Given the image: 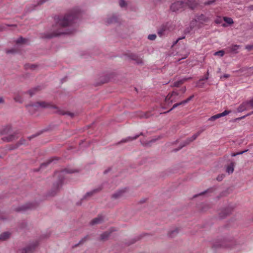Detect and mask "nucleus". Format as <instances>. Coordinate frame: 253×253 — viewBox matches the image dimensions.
<instances>
[{
	"label": "nucleus",
	"instance_id": "f257e3e1",
	"mask_svg": "<svg viewBox=\"0 0 253 253\" xmlns=\"http://www.w3.org/2000/svg\"><path fill=\"white\" fill-rule=\"evenodd\" d=\"M77 17V12L75 11H71L64 16L59 17L56 23L53 26L51 32L48 34L46 37L52 38L61 35L70 34V32L66 28L71 26Z\"/></svg>",
	"mask_w": 253,
	"mask_h": 253
},
{
	"label": "nucleus",
	"instance_id": "f03ea898",
	"mask_svg": "<svg viewBox=\"0 0 253 253\" xmlns=\"http://www.w3.org/2000/svg\"><path fill=\"white\" fill-rule=\"evenodd\" d=\"M74 171L68 170L66 169L57 172L55 173V176L58 177V180L53 184L51 195L52 196L54 195L62 187L63 180L64 179V174L65 173H73Z\"/></svg>",
	"mask_w": 253,
	"mask_h": 253
},
{
	"label": "nucleus",
	"instance_id": "7ed1b4c3",
	"mask_svg": "<svg viewBox=\"0 0 253 253\" xmlns=\"http://www.w3.org/2000/svg\"><path fill=\"white\" fill-rule=\"evenodd\" d=\"M27 108H28L29 110H32V109L34 110H38L41 108H53L57 109V108L54 106H53L46 102L42 101V102H37L35 103H32L29 104L26 106Z\"/></svg>",
	"mask_w": 253,
	"mask_h": 253
},
{
	"label": "nucleus",
	"instance_id": "20e7f679",
	"mask_svg": "<svg viewBox=\"0 0 253 253\" xmlns=\"http://www.w3.org/2000/svg\"><path fill=\"white\" fill-rule=\"evenodd\" d=\"M179 93L177 90H173L169 93L165 98V102L168 105L170 104L173 102H176L178 100Z\"/></svg>",
	"mask_w": 253,
	"mask_h": 253
},
{
	"label": "nucleus",
	"instance_id": "39448f33",
	"mask_svg": "<svg viewBox=\"0 0 253 253\" xmlns=\"http://www.w3.org/2000/svg\"><path fill=\"white\" fill-rule=\"evenodd\" d=\"M187 3L185 2L177 1L172 3L170 6V9L173 12L182 11L187 6Z\"/></svg>",
	"mask_w": 253,
	"mask_h": 253
},
{
	"label": "nucleus",
	"instance_id": "423d86ee",
	"mask_svg": "<svg viewBox=\"0 0 253 253\" xmlns=\"http://www.w3.org/2000/svg\"><path fill=\"white\" fill-rule=\"evenodd\" d=\"M209 21L208 17H206L205 15L201 14L198 15L196 16L195 19L191 22V28L192 27L193 28L196 25L197 23L203 24Z\"/></svg>",
	"mask_w": 253,
	"mask_h": 253
},
{
	"label": "nucleus",
	"instance_id": "0eeeda50",
	"mask_svg": "<svg viewBox=\"0 0 253 253\" xmlns=\"http://www.w3.org/2000/svg\"><path fill=\"white\" fill-rule=\"evenodd\" d=\"M38 245V242L37 241H35L22 250L21 253H31L34 251Z\"/></svg>",
	"mask_w": 253,
	"mask_h": 253
},
{
	"label": "nucleus",
	"instance_id": "6e6552de",
	"mask_svg": "<svg viewBox=\"0 0 253 253\" xmlns=\"http://www.w3.org/2000/svg\"><path fill=\"white\" fill-rule=\"evenodd\" d=\"M17 138V133L16 132H13V133L9 134L7 136H4L2 137L1 140L5 142H9Z\"/></svg>",
	"mask_w": 253,
	"mask_h": 253
},
{
	"label": "nucleus",
	"instance_id": "1a4fd4ad",
	"mask_svg": "<svg viewBox=\"0 0 253 253\" xmlns=\"http://www.w3.org/2000/svg\"><path fill=\"white\" fill-rule=\"evenodd\" d=\"M104 216L102 215H98L96 217L92 219L90 222L91 225H94L102 223L104 221Z\"/></svg>",
	"mask_w": 253,
	"mask_h": 253
},
{
	"label": "nucleus",
	"instance_id": "9d476101",
	"mask_svg": "<svg viewBox=\"0 0 253 253\" xmlns=\"http://www.w3.org/2000/svg\"><path fill=\"white\" fill-rule=\"evenodd\" d=\"M129 58L135 61L137 65H143L144 64L143 60L142 58L135 54H131L129 56Z\"/></svg>",
	"mask_w": 253,
	"mask_h": 253
},
{
	"label": "nucleus",
	"instance_id": "9b49d317",
	"mask_svg": "<svg viewBox=\"0 0 253 253\" xmlns=\"http://www.w3.org/2000/svg\"><path fill=\"white\" fill-rule=\"evenodd\" d=\"M240 47V45H232L228 47L226 49L228 52L232 53L233 54H236L238 52V50Z\"/></svg>",
	"mask_w": 253,
	"mask_h": 253
},
{
	"label": "nucleus",
	"instance_id": "f8f14e48",
	"mask_svg": "<svg viewBox=\"0 0 253 253\" xmlns=\"http://www.w3.org/2000/svg\"><path fill=\"white\" fill-rule=\"evenodd\" d=\"M11 131V127L10 126H5L0 129V135H7Z\"/></svg>",
	"mask_w": 253,
	"mask_h": 253
},
{
	"label": "nucleus",
	"instance_id": "ddd939ff",
	"mask_svg": "<svg viewBox=\"0 0 253 253\" xmlns=\"http://www.w3.org/2000/svg\"><path fill=\"white\" fill-rule=\"evenodd\" d=\"M101 190L100 188L93 189L89 192H87L84 196V199H86L87 198L93 196L94 194L97 193Z\"/></svg>",
	"mask_w": 253,
	"mask_h": 253
},
{
	"label": "nucleus",
	"instance_id": "4468645a",
	"mask_svg": "<svg viewBox=\"0 0 253 253\" xmlns=\"http://www.w3.org/2000/svg\"><path fill=\"white\" fill-rule=\"evenodd\" d=\"M125 190H121L117 191L112 195V198L114 199H118L121 198L125 193Z\"/></svg>",
	"mask_w": 253,
	"mask_h": 253
},
{
	"label": "nucleus",
	"instance_id": "2eb2a0df",
	"mask_svg": "<svg viewBox=\"0 0 253 253\" xmlns=\"http://www.w3.org/2000/svg\"><path fill=\"white\" fill-rule=\"evenodd\" d=\"M249 106V103L247 101L242 103L238 108V112H241L245 110H248Z\"/></svg>",
	"mask_w": 253,
	"mask_h": 253
},
{
	"label": "nucleus",
	"instance_id": "dca6fc26",
	"mask_svg": "<svg viewBox=\"0 0 253 253\" xmlns=\"http://www.w3.org/2000/svg\"><path fill=\"white\" fill-rule=\"evenodd\" d=\"M118 21V18L115 15H112L111 17L108 18L105 22L107 24H111L116 23Z\"/></svg>",
	"mask_w": 253,
	"mask_h": 253
},
{
	"label": "nucleus",
	"instance_id": "f3484780",
	"mask_svg": "<svg viewBox=\"0 0 253 253\" xmlns=\"http://www.w3.org/2000/svg\"><path fill=\"white\" fill-rule=\"evenodd\" d=\"M25 68L27 70L29 69L32 71H36L39 68V66L37 64H27L25 65Z\"/></svg>",
	"mask_w": 253,
	"mask_h": 253
},
{
	"label": "nucleus",
	"instance_id": "a211bd4d",
	"mask_svg": "<svg viewBox=\"0 0 253 253\" xmlns=\"http://www.w3.org/2000/svg\"><path fill=\"white\" fill-rule=\"evenodd\" d=\"M142 134H143V133H141L139 135V134L135 135L133 137H131V136L127 137V138H124V139H122L121 140V142L126 143V142H129V141H132L133 140H135V139H137L139 136V135H142Z\"/></svg>",
	"mask_w": 253,
	"mask_h": 253
},
{
	"label": "nucleus",
	"instance_id": "6ab92c4d",
	"mask_svg": "<svg viewBox=\"0 0 253 253\" xmlns=\"http://www.w3.org/2000/svg\"><path fill=\"white\" fill-rule=\"evenodd\" d=\"M10 236V234L8 232H4L0 235V240L1 241H5L8 239Z\"/></svg>",
	"mask_w": 253,
	"mask_h": 253
},
{
	"label": "nucleus",
	"instance_id": "aec40b11",
	"mask_svg": "<svg viewBox=\"0 0 253 253\" xmlns=\"http://www.w3.org/2000/svg\"><path fill=\"white\" fill-rule=\"evenodd\" d=\"M230 112H231V111L225 110L222 113L216 114L214 116H215L216 119H217L218 118H220L221 117H223V116L228 115Z\"/></svg>",
	"mask_w": 253,
	"mask_h": 253
},
{
	"label": "nucleus",
	"instance_id": "412c9836",
	"mask_svg": "<svg viewBox=\"0 0 253 253\" xmlns=\"http://www.w3.org/2000/svg\"><path fill=\"white\" fill-rule=\"evenodd\" d=\"M179 232V230L178 228H175L173 230H171L169 232V236L171 238L175 237Z\"/></svg>",
	"mask_w": 253,
	"mask_h": 253
},
{
	"label": "nucleus",
	"instance_id": "4be33fe9",
	"mask_svg": "<svg viewBox=\"0 0 253 253\" xmlns=\"http://www.w3.org/2000/svg\"><path fill=\"white\" fill-rule=\"evenodd\" d=\"M110 232L108 231H106L100 235V240L105 241L108 239L109 236H110Z\"/></svg>",
	"mask_w": 253,
	"mask_h": 253
},
{
	"label": "nucleus",
	"instance_id": "5701e85b",
	"mask_svg": "<svg viewBox=\"0 0 253 253\" xmlns=\"http://www.w3.org/2000/svg\"><path fill=\"white\" fill-rule=\"evenodd\" d=\"M234 163H231L230 165L227 167L226 171L228 173H232L234 171Z\"/></svg>",
	"mask_w": 253,
	"mask_h": 253
},
{
	"label": "nucleus",
	"instance_id": "b1692460",
	"mask_svg": "<svg viewBox=\"0 0 253 253\" xmlns=\"http://www.w3.org/2000/svg\"><path fill=\"white\" fill-rule=\"evenodd\" d=\"M58 112L61 115H67L69 116L71 118H73L75 116L74 113L68 112H65L64 111L62 110H59Z\"/></svg>",
	"mask_w": 253,
	"mask_h": 253
},
{
	"label": "nucleus",
	"instance_id": "393cba45",
	"mask_svg": "<svg viewBox=\"0 0 253 253\" xmlns=\"http://www.w3.org/2000/svg\"><path fill=\"white\" fill-rule=\"evenodd\" d=\"M225 54V52L223 50H221L215 52L214 53V55L215 56H219L220 57H222Z\"/></svg>",
	"mask_w": 253,
	"mask_h": 253
},
{
	"label": "nucleus",
	"instance_id": "a878e982",
	"mask_svg": "<svg viewBox=\"0 0 253 253\" xmlns=\"http://www.w3.org/2000/svg\"><path fill=\"white\" fill-rule=\"evenodd\" d=\"M224 20L229 24H232L233 23V19L230 17H224Z\"/></svg>",
	"mask_w": 253,
	"mask_h": 253
},
{
	"label": "nucleus",
	"instance_id": "bb28decb",
	"mask_svg": "<svg viewBox=\"0 0 253 253\" xmlns=\"http://www.w3.org/2000/svg\"><path fill=\"white\" fill-rule=\"evenodd\" d=\"M232 210V209L231 208H228L227 209V211H226V210H225L224 215H221L220 217L222 218V217H224L225 216H226V215L229 214L231 212Z\"/></svg>",
	"mask_w": 253,
	"mask_h": 253
},
{
	"label": "nucleus",
	"instance_id": "cd10ccee",
	"mask_svg": "<svg viewBox=\"0 0 253 253\" xmlns=\"http://www.w3.org/2000/svg\"><path fill=\"white\" fill-rule=\"evenodd\" d=\"M200 133L201 132L199 131L196 133L193 134L191 137H189L191 141L192 142L193 141L195 140L197 138V137L200 135Z\"/></svg>",
	"mask_w": 253,
	"mask_h": 253
},
{
	"label": "nucleus",
	"instance_id": "c85d7f7f",
	"mask_svg": "<svg viewBox=\"0 0 253 253\" xmlns=\"http://www.w3.org/2000/svg\"><path fill=\"white\" fill-rule=\"evenodd\" d=\"M200 133L201 132L199 131L196 133L193 134L191 137H189L191 141L192 142L193 141L195 140L197 138V137L200 135Z\"/></svg>",
	"mask_w": 253,
	"mask_h": 253
},
{
	"label": "nucleus",
	"instance_id": "c756f323",
	"mask_svg": "<svg viewBox=\"0 0 253 253\" xmlns=\"http://www.w3.org/2000/svg\"><path fill=\"white\" fill-rule=\"evenodd\" d=\"M192 141L190 140V138H187L184 142H183L182 145L181 146L180 148H182L183 147L189 144Z\"/></svg>",
	"mask_w": 253,
	"mask_h": 253
},
{
	"label": "nucleus",
	"instance_id": "7c9ffc66",
	"mask_svg": "<svg viewBox=\"0 0 253 253\" xmlns=\"http://www.w3.org/2000/svg\"><path fill=\"white\" fill-rule=\"evenodd\" d=\"M87 238H88V237L87 236H85L84 237L83 239H82L80 242H79V243L77 245H76L75 246V247H77L78 246V245H82L87 240Z\"/></svg>",
	"mask_w": 253,
	"mask_h": 253
},
{
	"label": "nucleus",
	"instance_id": "2f4dec72",
	"mask_svg": "<svg viewBox=\"0 0 253 253\" xmlns=\"http://www.w3.org/2000/svg\"><path fill=\"white\" fill-rule=\"evenodd\" d=\"M38 87L34 88L31 90H29L28 91V93L31 96H32L33 94H35V92L38 90Z\"/></svg>",
	"mask_w": 253,
	"mask_h": 253
},
{
	"label": "nucleus",
	"instance_id": "473e14b6",
	"mask_svg": "<svg viewBox=\"0 0 253 253\" xmlns=\"http://www.w3.org/2000/svg\"><path fill=\"white\" fill-rule=\"evenodd\" d=\"M119 5L121 7H125L127 5V4L124 0H119Z\"/></svg>",
	"mask_w": 253,
	"mask_h": 253
},
{
	"label": "nucleus",
	"instance_id": "72a5a7b5",
	"mask_svg": "<svg viewBox=\"0 0 253 253\" xmlns=\"http://www.w3.org/2000/svg\"><path fill=\"white\" fill-rule=\"evenodd\" d=\"M26 41V40L25 39H23V38L22 37H20L19 38H18L17 40H16V43H25Z\"/></svg>",
	"mask_w": 253,
	"mask_h": 253
},
{
	"label": "nucleus",
	"instance_id": "f704fd0d",
	"mask_svg": "<svg viewBox=\"0 0 253 253\" xmlns=\"http://www.w3.org/2000/svg\"><path fill=\"white\" fill-rule=\"evenodd\" d=\"M183 83V81H178L176 82H175L173 83V86L175 87H178L180 84H182Z\"/></svg>",
	"mask_w": 253,
	"mask_h": 253
},
{
	"label": "nucleus",
	"instance_id": "c9c22d12",
	"mask_svg": "<svg viewBox=\"0 0 253 253\" xmlns=\"http://www.w3.org/2000/svg\"><path fill=\"white\" fill-rule=\"evenodd\" d=\"M157 36L155 34H150L148 36V39L151 41H154L156 39Z\"/></svg>",
	"mask_w": 253,
	"mask_h": 253
},
{
	"label": "nucleus",
	"instance_id": "e433bc0d",
	"mask_svg": "<svg viewBox=\"0 0 253 253\" xmlns=\"http://www.w3.org/2000/svg\"><path fill=\"white\" fill-rule=\"evenodd\" d=\"M216 0H209L207 1H206L204 4L205 5H211L213 3H214L215 1Z\"/></svg>",
	"mask_w": 253,
	"mask_h": 253
},
{
	"label": "nucleus",
	"instance_id": "4c0bfd02",
	"mask_svg": "<svg viewBox=\"0 0 253 253\" xmlns=\"http://www.w3.org/2000/svg\"><path fill=\"white\" fill-rule=\"evenodd\" d=\"M52 162H53V160L50 159V160H48L46 163L42 164L41 165V167H43V166H46L47 165L52 163Z\"/></svg>",
	"mask_w": 253,
	"mask_h": 253
},
{
	"label": "nucleus",
	"instance_id": "58836bf2",
	"mask_svg": "<svg viewBox=\"0 0 253 253\" xmlns=\"http://www.w3.org/2000/svg\"><path fill=\"white\" fill-rule=\"evenodd\" d=\"M178 106H179L178 104L177 103H175L174 104L172 107L169 110V111H168L167 112H165L164 113H167L168 112H169L170 111H171V110H172L173 109H175V108L177 107Z\"/></svg>",
	"mask_w": 253,
	"mask_h": 253
},
{
	"label": "nucleus",
	"instance_id": "ea45409f",
	"mask_svg": "<svg viewBox=\"0 0 253 253\" xmlns=\"http://www.w3.org/2000/svg\"><path fill=\"white\" fill-rule=\"evenodd\" d=\"M193 97H194V95H192L190 96V97H189L186 99L184 100L186 104L188 102H189Z\"/></svg>",
	"mask_w": 253,
	"mask_h": 253
},
{
	"label": "nucleus",
	"instance_id": "a19ab883",
	"mask_svg": "<svg viewBox=\"0 0 253 253\" xmlns=\"http://www.w3.org/2000/svg\"><path fill=\"white\" fill-rule=\"evenodd\" d=\"M248 103H249V106H251L252 108H253V98L249 101H247Z\"/></svg>",
	"mask_w": 253,
	"mask_h": 253
},
{
	"label": "nucleus",
	"instance_id": "79ce46f5",
	"mask_svg": "<svg viewBox=\"0 0 253 253\" xmlns=\"http://www.w3.org/2000/svg\"><path fill=\"white\" fill-rule=\"evenodd\" d=\"M223 177H224V175L223 174H221L220 175H218L216 179L218 181H220L223 179Z\"/></svg>",
	"mask_w": 253,
	"mask_h": 253
},
{
	"label": "nucleus",
	"instance_id": "37998d69",
	"mask_svg": "<svg viewBox=\"0 0 253 253\" xmlns=\"http://www.w3.org/2000/svg\"><path fill=\"white\" fill-rule=\"evenodd\" d=\"M246 48L249 50H251L253 49V45H247L246 46Z\"/></svg>",
	"mask_w": 253,
	"mask_h": 253
},
{
	"label": "nucleus",
	"instance_id": "c03bdc74",
	"mask_svg": "<svg viewBox=\"0 0 253 253\" xmlns=\"http://www.w3.org/2000/svg\"><path fill=\"white\" fill-rule=\"evenodd\" d=\"M204 83H202V82H200V84H198V82L197 83V86L200 87H203L204 86Z\"/></svg>",
	"mask_w": 253,
	"mask_h": 253
},
{
	"label": "nucleus",
	"instance_id": "a18cd8bd",
	"mask_svg": "<svg viewBox=\"0 0 253 253\" xmlns=\"http://www.w3.org/2000/svg\"><path fill=\"white\" fill-rule=\"evenodd\" d=\"M14 100L16 101H17V102H22V100L20 98V97L19 96H16L14 98Z\"/></svg>",
	"mask_w": 253,
	"mask_h": 253
},
{
	"label": "nucleus",
	"instance_id": "49530a36",
	"mask_svg": "<svg viewBox=\"0 0 253 253\" xmlns=\"http://www.w3.org/2000/svg\"><path fill=\"white\" fill-rule=\"evenodd\" d=\"M215 120H216V119L214 116H212L209 119V121H214Z\"/></svg>",
	"mask_w": 253,
	"mask_h": 253
},
{
	"label": "nucleus",
	"instance_id": "de8ad7c7",
	"mask_svg": "<svg viewBox=\"0 0 253 253\" xmlns=\"http://www.w3.org/2000/svg\"><path fill=\"white\" fill-rule=\"evenodd\" d=\"M177 104H178L179 106H180V105H184L186 104V103L184 100H183L179 103H177Z\"/></svg>",
	"mask_w": 253,
	"mask_h": 253
},
{
	"label": "nucleus",
	"instance_id": "09e8293b",
	"mask_svg": "<svg viewBox=\"0 0 253 253\" xmlns=\"http://www.w3.org/2000/svg\"><path fill=\"white\" fill-rule=\"evenodd\" d=\"M186 90V87H183L181 89H180V91L182 92V93H185V91Z\"/></svg>",
	"mask_w": 253,
	"mask_h": 253
},
{
	"label": "nucleus",
	"instance_id": "8fccbe9b",
	"mask_svg": "<svg viewBox=\"0 0 253 253\" xmlns=\"http://www.w3.org/2000/svg\"><path fill=\"white\" fill-rule=\"evenodd\" d=\"M230 77V75L229 74H224L223 76L221 77L220 78H228Z\"/></svg>",
	"mask_w": 253,
	"mask_h": 253
},
{
	"label": "nucleus",
	"instance_id": "3c124183",
	"mask_svg": "<svg viewBox=\"0 0 253 253\" xmlns=\"http://www.w3.org/2000/svg\"><path fill=\"white\" fill-rule=\"evenodd\" d=\"M209 70L207 71L206 75L205 76V80H207L209 79Z\"/></svg>",
	"mask_w": 253,
	"mask_h": 253
},
{
	"label": "nucleus",
	"instance_id": "603ef678",
	"mask_svg": "<svg viewBox=\"0 0 253 253\" xmlns=\"http://www.w3.org/2000/svg\"><path fill=\"white\" fill-rule=\"evenodd\" d=\"M184 37H182V38H178L176 41H175L173 43V45L176 44L177 43V42H178V41H179L180 40H181L182 39H184Z\"/></svg>",
	"mask_w": 253,
	"mask_h": 253
},
{
	"label": "nucleus",
	"instance_id": "864d4df0",
	"mask_svg": "<svg viewBox=\"0 0 253 253\" xmlns=\"http://www.w3.org/2000/svg\"><path fill=\"white\" fill-rule=\"evenodd\" d=\"M248 151V150H245V151H241V152H238V153H237V155H241L243 153H244L245 152Z\"/></svg>",
	"mask_w": 253,
	"mask_h": 253
},
{
	"label": "nucleus",
	"instance_id": "5fc2aeb1",
	"mask_svg": "<svg viewBox=\"0 0 253 253\" xmlns=\"http://www.w3.org/2000/svg\"><path fill=\"white\" fill-rule=\"evenodd\" d=\"M191 79V77H189V78H183V79L180 80V81H183V83H184L187 80Z\"/></svg>",
	"mask_w": 253,
	"mask_h": 253
},
{
	"label": "nucleus",
	"instance_id": "6e6d98bb",
	"mask_svg": "<svg viewBox=\"0 0 253 253\" xmlns=\"http://www.w3.org/2000/svg\"><path fill=\"white\" fill-rule=\"evenodd\" d=\"M14 52V50L13 49H12V50H8L6 51V53H13Z\"/></svg>",
	"mask_w": 253,
	"mask_h": 253
},
{
	"label": "nucleus",
	"instance_id": "4d7b16f0",
	"mask_svg": "<svg viewBox=\"0 0 253 253\" xmlns=\"http://www.w3.org/2000/svg\"><path fill=\"white\" fill-rule=\"evenodd\" d=\"M4 102V100L3 98L0 97V103H3Z\"/></svg>",
	"mask_w": 253,
	"mask_h": 253
},
{
	"label": "nucleus",
	"instance_id": "13d9d810",
	"mask_svg": "<svg viewBox=\"0 0 253 253\" xmlns=\"http://www.w3.org/2000/svg\"><path fill=\"white\" fill-rule=\"evenodd\" d=\"M204 80H205V77L204 78H202L199 81H198V84H200L201 82L204 81Z\"/></svg>",
	"mask_w": 253,
	"mask_h": 253
},
{
	"label": "nucleus",
	"instance_id": "bf43d9fd",
	"mask_svg": "<svg viewBox=\"0 0 253 253\" xmlns=\"http://www.w3.org/2000/svg\"><path fill=\"white\" fill-rule=\"evenodd\" d=\"M221 246L223 247H227L228 245L226 243H223L222 244V245H221Z\"/></svg>",
	"mask_w": 253,
	"mask_h": 253
},
{
	"label": "nucleus",
	"instance_id": "052dcab7",
	"mask_svg": "<svg viewBox=\"0 0 253 253\" xmlns=\"http://www.w3.org/2000/svg\"><path fill=\"white\" fill-rule=\"evenodd\" d=\"M236 156H237V153H233L231 154V156H232V157H235Z\"/></svg>",
	"mask_w": 253,
	"mask_h": 253
},
{
	"label": "nucleus",
	"instance_id": "680f3d73",
	"mask_svg": "<svg viewBox=\"0 0 253 253\" xmlns=\"http://www.w3.org/2000/svg\"><path fill=\"white\" fill-rule=\"evenodd\" d=\"M33 208V207L32 206H28L26 208H23V209H32Z\"/></svg>",
	"mask_w": 253,
	"mask_h": 253
},
{
	"label": "nucleus",
	"instance_id": "e2e57ef3",
	"mask_svg": "<svg viewBox=\"0 0 253 253\" xmlns=\"http://www.w3.org/2000/svg\"><path fill=\"white\" fill-rule=\"evenodd\" d=\"M245 117H246V116H244L241 117H240L239 118H238L237 119L238 120H241V119H244L245 118Z\"/></svg>",
	"mask_w": 253,
	"mask_h": 253
},
{
	"label": "nucleus",
	"instance_id": "0e129e2a",
	"mask_svg": "<svg viewBox=\"0 0 253 253\" xmlns=\"http://www.w3.org/2000/svg\"><path fill=\"white\" fill-rule=\"evenodd\" d=\"M190 32V30H189L188 29H186L185 33H189Z\"/></svg>",
	"mask_w": 253,
	"mask_h": 253
},
{
	"label": "nucleus",
	"instance_id": "69168bd1",
	"mask_svg": "<svg viewBox=\"0 0 253 253\" xmlns=\"http://www.w3.org/2000/svg\"><path fill=\"white\" fill-rule=\"evenodd\" d=\"M220 72H221V69H220V68H219V69H218L217 73H220Z\"/></svg>",
	"mask_w": 253,
	"mask_h": 253
},
{
	"label": "nucleus",
	"instance_id": "338daca9",
	"mask_svg": "<svg viewBox=\"0 0 253 253\" xmlns=\"http://www.w3.org/2000/svg\"><path fill=\"white\" fill-rule=\"evenodd\" d=\"M206 192H207V191H205V192H202L201 193H200V195H203V194H204V193H206Z\"/></svg>",
	"mask_w": 253,
	"mask_h": 253
},
{
	"label": "nucleus",
	"instance_id": "774afa93",
	"mask_svg": "<svg viewBox=\"0 0 253 253\" xmlns=\"http://www.w3.org/2000/svg\"><path fill=\"white\" fill-rule=\"evenodd\" d=\"M144 118H148V116H147L146 114H145L144 116Z\"/></svg>",
	"mask_w": 253,
	"mask_h": 253
}]
</instances>
